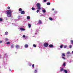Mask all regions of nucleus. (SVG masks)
Masks as SVG:
<instances>
[{
  "mask_svg": "<svg viewBox=\"0 0 73 73\" xmlns=\"http://www.w3.org/2000/svg\"><path fill=\"white\" fill-rule=\"evenodd\" d=\"M6 12H7V16L8 17H11L12 16V11L8 10L6 11Z\"/></svg>",
  "mask_w": 73,
  "mask_h": 73,
  "instance_id": "f257e3e1",
  "label": "nucleus"
},
{
  "mask_svg": "<svg viewBox=\"0 0 73 73\" xmlns=\"http://www.w3.org/2000/svg\"><path fill=\"white\" fill-rule=\"evenodd\" d=\"M36 7L38 9H41V5L40 3H38L36 4Z\"/></svg>",
  "mask_w": 73,
  "mask_h": 73,
  "instance_id": "f03ea898",
  "label": "nucleus"
},
{
  "mask_svg": "<svg viewBox=\"0 0 73 73\" xmlns=\"http://www.w3.org/2000/svg\"><path fill=\"white\" fill-rule=\"evenodd\" d=\"M62 58L64 59V60H65L66 58H65V54L62 53Z\"/></svg>",
  "mask_w": 73,
  "mask_h": 73,
  "instance_id": "7ed1b4c3",
  "label": "nucleus"
},
{
  "mask_svg": "<svg viewBox=\"0 0 73 73\" xmlns=\"http://www.w3.org/2000/svg\"><path fill=\"white\" fill-rule=\"evenodd\" d=\"M48 43H45L44 44L43 46L44 47H47L48 46Z\"/></svg>",
  "mask_w": 73,
  "mask_h": 73,
  "instance_id": "20e7f679",
  "label": "nucleus"
},
{
  "mask_svg": "<svg viewBox=\"0 0 73 73\" xmlns=\"http://www.w3.org/2000/svg\"><path fill=\"white\" fill-rule=\"evenodd\" d=\"M21 13L22 15H24L25 14V11H22L21 12Z\"/></svg>",
  "mask_w": 73,
  "mask_h": 73,
  "instance_id": "39448f33",
  "label": "nucleus"
},
{
  "mask_svg": "<svg viewBox=\"0 0 73 73\" xmlns=\"http://www.w3.org/2000/svg\"><path fill=\"white\" fill-rule=\"evenodd\" d=\"M24 46L25 48H27L28 47V45L27 44H25Z\"/></svg>",
  "mask_w": 73,
  "mask_h": 73,
  "instance_id": "423d86ee",
  "label": "nucleus"
},
{
  "mask_svg": "<svg viewBox=\"0 0 73 73\" xmlns=\"http://www.w3.org/2000/svg\"><path fill=\"white\" fill-rule=\"evenodd\" d=\"M20 30H21V31H24L25 30V29L22 28H20Z\"/></svg>",
  "mask_w": 73,
  "mask_h": 73,
  "instance_id": "0eeeda50",
  "label": "nucleus"
},
{
  "mask_svg": "<svg viewBox=\"0 0 73 73\" xmlns=\"http://www.w3.org/2000/svg\"><path fill=\"white\" fill-rule=\"evenodd\" d=\"M49 46L50 48H53V44H50L49 45Z\"/></svg>",
  "mask_w": 73,
  "mask_h": 73,
  "instance_id": "6e6552de",
  "label": "nucleus"
},
{
  "mask_svg": "<svg viewBox=\"0 0 73 73\" xmlns=\"http://www.w3.org/2000/svg\"><path fill=\"white\" fill-rule=\"evenodd\" d=\"M15 47H16V48H17V49H18L19 48V45H17L15 46Z\"/></svg>",
  "mask_w": 73,
  "mask_h": 73,
  "instance_id": "1a4fd4ad",
  "label": "nucleus"
},
{
  "mask_svg": "<svg viewBox=\"0 0 73 73\" xmlns=\"http://www.w3.org/2000/svg\"><path fill=\"white\" fill-rule=\"evenodd\" d=\"M38 23H39L40 24H42V22H41V20H39Z\"/></svg>",
  "mask_w": 73,
  "mask_h": 73,
  "instance_id": "9d476101",
  "label": "nucleus"
},
{
  "mask_svg": "<svg viewBox=\"0 0 73 73\" xmlns=\"http://www.w3.org/2000/svg\"><path fill=\"white\" fill-rule=\"evenodd\" d=\"M5 35H8V32L7 31H6L5 33Z\"/></svg>",
  "mask_w": 73,
  "mask_h": 73,
  "instance_id": "9b49d317",
  "label": "nucleus"
},
{
  "mask_svg": "<svg viewBox=\"0 0 73 73\" xmlns=\"http://www.w3.org/2000/svg\"><path fill=\"white\" fill-rule=\"evenodd\" d=\"M42 11L43 13H45V12H46V10L45 9L43 10Z\"/></svg>",
  "mask_w": 73,
  "mask_h": 73,
  "instance_id": "f8f14e48",
  "label": "nucleus"
},
{
  "mask_svg": "<svg viewBox=\"0 0 73 73\" xmlns=\"http://www.w3.org/2000/svg\"><path fill=\"white\" fill-rule=\"evenodd\" d=\"M47 5H50V2L47 3Z\"/></svg>",
  "mask_w": 73,
  "mask_h": 73,
  "instance_id": "ddd939ff",
  "label": "nucleus"
},
{
  "mask_svg": "<svg viewBox=\"0 0 73 73\" xmlns=\"http://www.w3.org/2000/svg\"><path fill=\"white\" fill-rule=\"evenodd\" d=\"M49 19L51 21H52V20H53V19H52L51 17H50L49 18Z\"/></svg>",
  "mask_w": 73,
  "mask_h": 73,
  "instance_id": "4468645a",
  "label": "nucleus"
},
{
  "mask_svg": "<svg viewBox=\"0 0 73 73\" xmlns=\"http://www.w3.org/2000/svg\"><path fill=\"white\" fill-rule=\"evenodd\" d=\"M19 11L20 12H21L22 11V9L21 8H19Z\"/></svg>",
  "mask_w": 73,
  "mask_h": 73,
  "instance_id": "2eb2a0df",
  "label": "nucleus"
},
{
  "mask_svg": "<svg viewBox=\"0 0 73 73\" xmlns=\"http://www.w3.org/2000/svg\"><path fill=\"white\" fill-rule=\"evenodd\" d=\"M31 9H32V10H33V11H34V10H35V8L34 7H32L31 8Z\"/></svg>",
  "mask_w": 73,
  "mask_h": 73,
  "instance_id": "dca6fc26",
  "label": "nucleus"
},
{
  "mask_svg": "<svg viewBox=\"0 0 73 73\" xmlns=\"http://www.w3.org/2000/svg\"><path fill=\"white\" fill-rule=\"evenodd\" d=\"M64 72H65V73H68V71H67V70H64Z\"/></svg>",
  "mask_w": 73,
  "mask_h": 73,
  "instance_id": "f3484780",
  "label": "nucleus"
},
{
  "mask_svg": "<svg viewBox=\"0 0 73 73\" xmlns=\"http://www.w3.org/2000/svg\"><path fill=\"white\" fill-rule=\"evenodd\" d=\"M5 41H8V38H6L5 39Z\"/></svg>",
  "mask_w": 73,
  "mask_h": 73,
  "instance_id": "a211bd4d",
  "label": "nucleus"
},
{
  "mask_svg": "<svg viewBox=\"0 0 73 73\" xmlns=\"http://www.w3.org/2000/svg\"><path fill=\"white\" fill-rule=\"evenodd\" d=\"M60 71H64V68H62L60 69Z\"/></svg>",
  "mask_w": 73,
  "mask_h": 73,
  "instance_id": "6ab92c4d",
  "label": "nucleus"
},
{
  "mask_svg": "<svg viewBox=\"0 0 73 73\" xmlns=\"http://www.w3.org/2000/svg\"><path fill=\"white\" fill-rule=\"evenodd\" d=\"M27 19L28 20L30 19V17L28 16L27 17Z\"/></svg>",
  "mask_w": 73,
  "mask_h": 73,
  "instance_id": "aec40b11",
  "label": "nucleus"
},
{
  "mask_svg": "<svg viewBox=\"0 0 73 73\" xmlns=\"http://www.w3.org/2000/svg\"><path fill=\"white\" fill-rule=\"evenodd\" d=\"M7 44V45H9V44H10V42H7L6 43Z\"/></svg>",
  "mask_w": 73,
  "mask_h": 73,
  "instance_id": "412c9836",
  "label": "nucleus"
},
{
  "mask_svg": "<svg viewBox=\"0 0 73 73\" xmlns=\"http://www.w3.org/2000/svg\"><path fill=\"white\" fill-rule=\"evenodd\" d=\"M33 46L34 47H35H35H36V45L35 44H33Z\"/></svg>",
  "mask_w": 73,
  "mask_h": 73,
  "instance_id": "4be33fe9",
  "label": "nucleus"
},
{
  "mask_svg": "<svg viewBox=\"0 0 73 73\" xmlns=\"http://www.w3.org/2000/svg\"><path fill=\"white\" fill-rule=\"evenodd\" d=\"M60 48L62 49V47H63V45H61L60 46Z\"/></svg>",
  "mask_w": 73,
  "mask_h": 73,
  "instance_id": "5701e85b",
  "label": "nucleus"
},
{
  "mask_svg": "<svg viewBox=\"0 0 73 73\" xmlns=\"http://www.w3.org/2000/svg\"><path fill=\"white\" fill-rule=\"evenodd\" d=\"M64 48H67V45H65L64 47Z\"/></svg>",
  "mask_w": 73,
  "mask_h": 73,
  "instance_id": "b1692460",
  "label": "nucleus"
},
{
  "mask_svg": "<svg viewBox=\"0 0 73 73\" xmlns=\"http://www.w3.org/2000/svg\"><path fill=\"white\" fill-rule=\"evenodd\" d=\"M14 47V46H13V44L11 46V48H13Z\"/></svg>",
  "mask_w": 73,
  "mask_h": 73,
  "instance_id": "393cba45",
  "label": "nucleus"
},
{
  "mask_svg": "<svg viewBox=\"0 0 73 73\" xmlns=\"http://www.w3.org/2000/svg\"><path fill=\"white\" fill-rule=\"evenodd\" d=\"M36 12H37V13H38V12H40V10H39V9H38V10H37Z\"/></svg>",
  "mask_w": 73,
  "mask_h": 73,
  "instance_id": "a878e982",
  "label": "nucleus"
},
{
  "mask_svg": "<svg viewBox=\"0 0 73 73\" xmlns=\"http://www.w3.org/2000/svg\"><path fill=\"white\" fill-rule=\"evenodd\" d=\"M3 21V19L1 18H0V21Z\"/></svg>",
  "mask_w": 73,
  "mask_h": 73,
  "instance_id": "bb28decb",
  "label": "nucleus"
},
{
  "mask_svg": "<svg viewBox=\"0 0 73 73\" xmlns=\"http://www.w3.org/2000/svg\"><path fill=\"white\" fill-rule=\"evenodd\" d=\"M72 45H70L69 46V48H72Z\"/></svg>",
  "mask_w": 73,
  "mask_h": 73,
  "instance_id": "cd10ccee",
  "label": "nucleus"
},
{
  "mask_svg": "<svg viewBox=\"0 0 73 73\" xmlns=\"http://www.w3.org/2000/svg\"><path fill=\"white\" fill-rule=\"evenodd\" d=\"M29 28H30L31 27V25L30 24H29Z\"/></svg>",
  "mask_w": 73,
  "mask_h": 73,
  "instance_id": "c85d7f7f",
  "label": "nucleus"
},
{
  "mask_svg": "<svg viewBox=\"0 0 73 73\" xmlns=\"http://www.w3.org/2000/svg\"><path fill=\"white\" fill-rule=\"evenodd\" d=\"M37 70H35L34 71V73H37Z\"/></svg>",
  "mask_w": 73,
  "mask_h": 73,
  "instance_id": "c756f323",
  "label": "nucleus"
},
{
  "mask_svg": "<svg viewBox=\"0 0 73 73\" xmlns=\"http://www.w3.org/2000/svg\"><path fill=\"white\" fill-rule=\"evenodd\" d=\"M8 9H10V7L8 6L7 8Z\"/></svg>",
  "mask_w": 73,
  "mask_h": 73,
  "instance_id": "7c9ffc66",
  "label": "nucleus"
},
{
  "mask_svg": "<svg viewBox=\"0 0 73 73\" xmlns=\"http://www.w3.org/2000/svg\"><path fill=\"white\" fill-rule=\"evenodd\" d=\"M25 37H26V36H25V35H23V38Z\"/></svg>",
  "mask_w": 73,
  "mask_h": 73,
  "instance_id": "2f4dec72",
  "label": "nucleus"
},
{
  "mask_svg": "<svg viewBox=\"0 0 73 73\" xmlns=\"http://www.w3.org/2000/svg\"><path fill=\"white\" fill-rule=\"evenodd\" d=\"M34 66H35V64H33L32 65V67H33V68H34Z\"/></svg>",
  "mask_w": 73,
  "mask_h": 73,
  "instance_id": "473e14b6",
  "label": "nucleus"
},
{
  "mask_svg": "<svg viewBox=\"0 0 73 73\" xmlns=\"http://www.w3.org/2000/svg\"><path fill=\"white\" fill-rule=\"evenodd\" d=\"M71 44H73V40H71Z\"/></svg>",
  "mask_w": 73,
  "mask_h": 73,
  "instance_id": "72a5a7b5",
  "label": "nucleus"
},
{
  "mask_svg": "<svg viewBox=\"0 0 73 73\" xmlns=\"http://www.w3.org/2000/svg\"><path fill=\"white\" fill-rule=\"evenodd\" d=\"M63 66H65V63L64 62L63 64Z\"/></svg>",
  "mask_w": 73,
  "mask_h": 73,
  "instance_id": "f704fd0d",
  "label": "nucleus"
},
{
  "mask_svg": "<svg viewBox=\"0 0 73 73\" xmlns=\"http://www.w3.org/2000/svg\"><path fill=\"white\" fill-rule=\"evenodd\" d=\"M31 65H32V64H29V66H31Z\"/></svg>",
  "mask_w": 73,
  "mask_h": 73,
  "instance_id": "c9c22d12",
  "label": "nucleus"
},
{
  "mask_svg": "<svg viewBox=\"0 0 73 73\" xmlns=\"http://www.w3.org/2000/svg\"><path fill=\"white\" fill-rule=\"evenodd\" d=\"M46 0H44L43 1L44 2H46Z\"/></svg>",
  "mask_w": 73,
  "mask_h": 73,
  "instance_id": "e433bc0d",
  "label": "nucleus"
},
{
  "mask_svg": "<svg viewBox=\"0 0 73 73\" xmlns=\"http://www.w3.org/2000/svg\"><path fill=\"white\" fill-rule=\"evenodd\" d=\"M67 53V54H70V52H68Z\"/></svg>",
  "mask_w": 73,
  "mask_h": 73,
  "instance_id": "4c0bfd02",
  "label": "nucleus"
},
{
  "mask_svg": "<svg viewBox=\"0 0 73 73\" xmlns=\"http://www.w3.org/2000/svg\"><path fill=\"white\" fill-rule=\"evenodd\" d=\"M1 42H2V41H1V40H0V44L1 43Z\"/></svg>",
  "mask_w": 73,
  "mask_h": 73,
  "instance_id": "58836bf2",
  "label": "nucleus"
},
{
  "mask_svg": "<svg viewBox=\"0 0 73 73\" xmlns=\"http://www.w3.org/2000/svg\"><path fill=\"white\" fill-rule=\"evenodd\" d=\"M54 9H52V11H54Z\"/></svg>",
  "mask_w": 73,
  "mask_h": 73,
  "instance_id": "ea45409f",
  "label": "nucleus"
},
{
  "mask_svg": "<svg viewBox=\"0 0 73 73\" xmlns=\"http://www.w3.org/2000/svg\"><path fill=\"white\" fill-rule=\"evenodd\" d=\"M72 53H73V51H72Z\"/></svg>",
  "mask_w": 73,
  "mask_h": 73,
  "instance_id": "a19ab883",
  "label": "nucleus"
},
{
  "mask_svg": "<svg viewBox=\"0 0 73 73\" xmlns=\"http://www.w3.org/2000/svg\"><path fill=\"white\" fill-rule=\"evenodd\" d=\"M0 57H1V55H0Z\"/></svg>",
  "mask_w": 73,
  "mask_h": 73,
  "instance_id": "79ce46f5",
  "label": "nucleus"
}]
</instances>
